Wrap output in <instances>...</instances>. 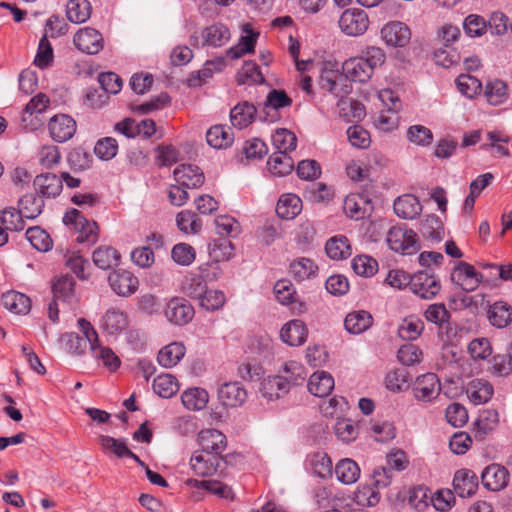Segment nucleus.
<instances>
[{
	"label": "nucleus",
	"mask_w": 512,
	"mask_h": 512,
	"mask_svg": "<svg viewBox=\"0 0 512 512\" xmlns=\"http://www.w3.org/2000/svg\"><path fill=\"white\" fill-rule=\"evenodd\" d=\"M278 376L282 378V380H285L286 386H288V389L290 390L292 386H297L304 382L306 373L304 367L300 363L290 361L284 365L282 374Z\"/></svg>",
	"instance_id": "nucleus-43"
},
{
	"label": "nucleus",
	"mask_w": 512,
	"mask_h": 512,
	"mask_svg": "<svg viewBox=\"0 0 512 512\" xmlns=\"http://www.w3.org/2000/svg\"><path fill=\"white\" fill-rule=\"evenodd\" d=\"M120 253L111 246H101L92 255L94 264L103 270L111 269L120 262Z\"/></svg>",
	"instance_id": "nucleus-33"
},
{
	"label": "nucleus",
	"mask_w": 512,
	"mask_h": 512,
	"mask_svg": "<svg viewBox=\"0 0 512 512\" xmlns=\"http://www.w3.org/2000/svg\"><path fill=\"white\" fill-rule=\"evenodd\" d=\"M171 256L177 264L188 266L195 260L196 252L191 245L179 243L172 248Z\"/></svg>",
	"instance_id": "nucleus-61"
},
{
	"label": "nucleus",
	"mask_w": 512,
	"mask_h": 512,
	"mask_svg": "<svg viewBox=\"0 0 512 512\" xmlns=\"http://www.w3.org/2000/svg\"><path fill=\"white\" fill-rule=\"evenodd\" d=\"M73 42L78 50L87 54H97L103 49L102 35L90 27L80 29L74 35Z\"/></svg>",
	"instance_id": "nucleus-14"
},
{
	"label": "nucleus",
	"mask_w": 512,
	"mask_h": 512,
	"mask_svg": "<svg viewBox=\"0 0 512 512\" xmlns=\"http://www.w3.org/2000/svg\"><path fill=\"white\" fill-rule=\"evenodd\" d=\"M66 15L72 23H84L90 18L91 5L87 0H70L66 6Z\"/></svg>",
	"instance_id": "nucleus-42"
},
{
	"label": "nucleus",
	"mask_w": 512,
	"mask_h": 512,
	"mask_svg": "<svg viewBox=\"0 0 512 512\" xmlns=\"http://www.w3.org/2000/svg\"><path fill=\"white\" fill-rule=\"evenodd\" d=\"M424 324L417 318H406L398 328V334L403 340H416L422 333Z\"/></svg>",
	"instance_id": "nucleus-53"
},
{
	"label": "nucleus",
	"mask_w": 512,
	"mask_h": 512,
	"mask_svg": "<svg viewBox=\"0 0 512 512\" xmlns=\"http://www.w3.org/2000/svg\"><path fill=\"white\" fill-rule=\"evenodd\" d=\"M25 235L30 244L38 251L46 252L52 247L50 236L38 226L28 228Z\"/></svg>",
	"instance_id": "nucleus-49"
},
{
	"label": "nucleus",
	"mask_w": 512,
	"mask_h": 512,
	"mask_svg": "<svg viewBox=\"0 0 512 512\" xmlns=\"http://www.w3.org/2000/svg\"><path fill=\"white\" fill-rule=\"evenodd\" d=\"M352 268L356 274L370 277L377 272L378 263L369 256L359 255L352 260Z\"/></svg>",
	"instance_id": "nucleus-58"
},
{
	"label": "nucleus",
	"mask_w": 512,
	"mask_h": 512,
	"mask_svg": "<svg viewBox=\"0 0 512 512\" xmlns=\"http://www.w3.org/2000/svg\"><path fill=\"white\" fill-rule=\"evenodd\" d=\"M45 206L44 199L37 193H28L22 196L18 201V210L26 219H35L43 211Z\"/></svg>",
	"instance_id": "nucleus-27"
},
{
	"label": "nucleus",
	"mask_w": 512,
	"mask_h": 512,
	"mask_svg": "<svg viewBox=\"0 0 512 512\" xmlns=\"http://www.w3.org/2000/svg\"><path fill=\"white\" fill-rule=\"evenodd\" d=\"M420 232L427 239L440 241L443 234L440 219L436 215H426L421 222Z\"/></svg>",
	"instance_id": "nucleus-50"
},
{
	"label": "nucleus",
	"mask_w": 512,
	"mask_h": 512,
	"mask_svg": "<svg viewBox=\"0 0 512 512\" xmlns=\"http://www.w3.org/2000/svg\"><path fill=\"white\" fill-rule=\"evenodd\" d=\"M23 218L20 211L13 207L6 208L0 213V222L5 226L6 230L10 231L23 230L25 227Z\"/></svg>",
	"instance_id": "nucleus-55"
},
{
	"label": "nucleus",
	"mask_w": 512,
	"mask_h": 512,
	"mask_svg": "<svg viewBox=\"0 0 512 512\" xmlns=\"http://www.w3.org/2000/svg\"><path fill=\"white\" fill-rule=\"evenodd\" d=\"M185 485L190 488L204 489L226 500H234L235 495L232 489L228 485L216 480H197L190 478L185 481Z\"/></svg>",
	"instance_id": "nucleus-23"
},
{
	"label": "nucleus",
	"mask_w": 512,
	"mask_h": 512,
	"mask_svg": "<svg viewBox=\"0 0 512 512\" xmlns=\"http://www.w3.org/2000/svg\"><path fill=\"white\" fill-rule=\"evenodd\" d=\"M78 325L83 337L76 333H66L62 336L66 349L69 353L82 356L85 354L87 346L91 348L98 343V333L93 326L84 318L78 319Z\"/></svg>",
	"instance_id": "nucleus-4"
},
{
	"label": "nucleus",
	"mask_w": 512,
	"mask_h": 512,
	"mask_svg": "<svg viewBox=\"0 0 512 512\" xmlns=\"http://www.w3.org/2000/svg\"><path fill=\"white\" fill-rule=\"evenodd\" d=\"M2 301L8 310L16 314H26L31 308L30 298L16 291H9L3 294Z\"/></svg>",
	"instance_id": "nucleus-40"
},
{
	"label": "nucleus",
	"mask_w": 512,
	"mask_h": 512,
	"mask_svg": "<svg viewBox=\"0 0 512 512\" xmlns=\"http://www.w3.org/2000/svg\"><path fill=\"white\" fill-rule=\"evenodd\" d=\"M165 316L175 325H185L194 317V309L184 298H172L166 306Z\"/></svg>",
	"instance_id": "nucleus-12"
},
{
	"label": "nucleus",
	"mask_w": 512,
	"mask_h": 512,
	"mask_svg": "<svg viewBox=\"0 0 512 512\" xmlns=\"http://www.w3.org/2000/svg\"><path fill=\"white\" fill-rule=\"evenodd\" d=\"M234 254V246L228 239H220L209 245V255L215 262L229 260Z\"/></svg>",
	"instance_id": "nucleus-51"
},
{
	"label": "nucleus",
	"mask_w": 512,
	"mask_h": 512,
	"mask_svg": "<svg viewBox=\"0 0 512 512\" xmlns=\"http://www.w3.org/2000/svg\"><path fill=\"white\" fill-rule=\"evenodd\" d=\"M270 172L275 176H285L293 170L294 161L286 153H273L268 162Z\"/></svg>",
	"instance_id": "nucleus-44"
},
{
	"label": "nucleus",
	"mask_w": 512,
	"mask_h": 512,
	"mask_svg": "<svg viewBox=\"0 0 512 512\" xmlns=\"http://www.w3.org/2000/svg\"><path fill=\"white\" fill-rule=\"evenodd\" d=\"M38 162L47 169L53 168L60 162L61 156L57 146L44 145L38 151Z\"/></svg>",
	"instance_id": "nucleus-62"
},
{
	"label": "nucleus",
	"mask_w": 512,
	"mask_h": 512,
	"mask_svg": "<svg viewBox=\"0 0 512 512\" xmlns=\"http://www.w3.org/2000/svg\"><path fill=\"white\" fill-rule=\"evenodd\" d=\"M410 289L419 297L431 300L439 293L441 285L436 276L420 271L412 275Z\"/></svg>",
	"instance_id": "nucleus-9"
},
{
	"label": "nucleus",
	"mask_w": 512,
	"mask_h": 512,
	"mask_svg": "<svg viewBox=\"0 0 512 512\" xmlns=\"http://www.w3.org/2000/svg\"><path fill=\"white\" fill-rule=\"evenodd\" d=\"M176 224L180 231L186 234H196L201 230L202 222L190 210H183L176 216Z\"/></svg>",
	"instance_id": "nucleus-48"
},
{
	"label": "nucleus",
	"mask_w": 512,
	"mask_h": 512,
	"mask_svg": "<svg viewBox=\"0 0 512 512\" xmlns=\"http://www.w3.org/2000/svg\"><path fill=\"white\" fill-rule=\"evenodd\" d=\"M482 274L477 272L475 267L467 262H459L451 274V279L460 285L463 291L470 292L477 289L482 281Z\"/></svg>",
	"instance_id": "nucleus-10"
},
{
	"label": "nucleus",
	"mask_w": 512,
	"mask_h": 512,
	"mask_svg": "<svg viewBox=\"0 0 512 512\" xmlns=\"http://www.w3.org/2000/svg\"><path fill=\"white\" fill-rule=\"evenodd\" d=\"M226 302L224 293L220 290H205L199 299L200 305L206 310H218Z\"/></svg>",
	"instance_id": "nucleus-64"
},
{
	"label": "nucleus",
	"mask_w": 512,
	"mask_h": 512,
	"mask_svg": "<svg viewBox=\"0 0 512 512\" xmlns=\"http://www.w3.org/2000/svg\"><path fill=\"white\" fill-rule=\"evenodd\" d=\"M385 60L383 49L370 46L361 56L347 59L342 65V70L351 81L365 83L372 77L375 68L384 64Z\"/></svg>",
	"instance_id": "nucleus-1"
},
{
	"label": "nucleus",
	"mask_w": 512,
	"mask_h": 512,
	"mask_svg": "<svg viewBox=\"0 0 512 512\" xmlns=\"http://www.w3.org/2000/svg\"><path fill=\"white\" fill-rule=\"evenodd\" d=\"M308 336V329L303 321L293 319L283 325L280 330V338L290 346L304 344Z\"/></svg>",
	"instance_id": "nucleus-21"
},
{
	"label": "nucleus",
	"mask_w": 512,
	"mask_h": 512,
	"mask_svg": "<svg viewBox=\"0 0 512 512\" xmlns=\"http://www.w3.org/2000/svg\"><path fill=\"white\" fill-rule=\"evenodd\" d=\"M325 251L327 256L333 260H343L351 255L348 239L342 235L330 238L325 245Z\"/></svg>",
	"instance_id": "nucleus-39"
},
{
	"label": "nucleus",
	"mask_w": 512,
	"mask_h": 512,
	"mask_svg": "<svg viewBox=\"0 0 512 512\" xmlns=\"http://www.w3.org/2000/svg\"><path fill=\"white\" fill-rule=\"evenodd\" d=\"M231 39L230 29L221 22H215L195 32L190 37V44L196 48H221Z\"/></svg>",
	"instance_id": "nucleus-2"
},
{
	"label": "nucleus",
	"mask_w": 512,
	"mask_h": 512,
	"mask_svg": "<svg viewBox=\"0 0 512 512\" xmlns=\"http://www.w3.org/2000/svg\"><path fill=\"white\" fill-rule=\"evenodd\" d=\"M206 140L211 147L226 148L233 142V133L229 127L215 125L207 131Z\"/></svg>",
	"instance_id": "nucleus-36"
},
{
	"label": "nucleus",
	"mask_w": 512,
	"mask_h": 512,
	"mask_svg": "<svg viewBox=\"0 0 512 512\" xmlns=\"http://www.w3.org/2000/svg\"><path fill=\"white\" fill-rule=\"evenodd\" d=\"M108 281L112 290L121 297L134 294L139 286V281L130 271L116 270L109 274Z\"/></svg>",
	"instance_id": "nucleus-11"
},
{
	"label": "nucleus",
	"mask_w": 512,
	"mask_h": 512,
	"mask_svg": "<svg viewBox=\"0 0 512 512\" xmlns=\"http://www.w3.org/2000/svg\"><path fill=\"white\" fill-rule=\"evenodd\" d=\"M264 77L260 72L259 66L253 61L244 62L241 71L237 75V82L244 85L248 82L262 83Z\"/></svg>",
	"instance_id": "nucleus-56"
},
{
	"label": "nucleus",
	"mask_w": 512,
	"mask_h": 512,
	"mask_svg": "<svg viewBox=\"0 0 512 512\" xmlns=\"http://www.w3.org/2000/svg\"><path fill=\"white\" fill-rule=\"evenodd\" d=\"M181 401L188 410L199 411L206 407L209 401V395L205 389L190 388L182 393Z\"/></svg>",
	"instance_id": "nucleus-34"
},
{
	"label": "nucleus",
	"mask_w": 512,
	"mask_h": 512,
	"mask_svg": "<svg viewBox=\"0 0 512 512\" xmlns=\"http://www.w3.org/2000/svg\"><path fill=\"white\" fill-rule=\"evenodd\" d=\"M272 142L277 150V153L292 152L296 149L297 137L296 135L287 129H277L272 136Z\"/></svg>",
	"instance_id": "nucleus-46"
},
{
	"label": "nucleus",
	"mask_w": 512,
	"mask_h": 512,
	"mask_svg": "<svg viewBox=\"0 0 512 512\" xmlns=\"http://www.w3.org/2000/svg\"><path fill=\"white\" fill-rule=\"evenodd\" d=\"M482 484L490 491H501L509 482V471L500 464L487 466L481 474Z\"/></svg>",
	"instance_id": "nucleus-16"
},
{
	"label": "nucleus",
	"mask_w": 512,
	"mask_h": 512,
	"mask_svg": "<svg viewBox=\"0 0 512 512\" xmlns=\"http://www.w3.org/2000/svg\"><path fill=\"white\" fill-rule=\"evenodd\" d=\"M98 440L104 450L112 452L117 457H125L126 454H131V450L122 439H116L108 435H100Z\"/></svg>",
	"instance_id": "nucleus-60"
},
{
	"label": "nucleus",
	"mask_w": 512,
	"mask_h": 512,
	"mask_svg": "<svg viewBox=\"0 0 512 512\" xmlns=\"http://www.w3.org/2000/svg\"><path fill=\"white\" fill-rule=\"evenodd\" d=\"M225 462L223 457L209 454L203 451H195L190 459V466L193 472L201 477L212 476L219 471L224 474L221 463Z\"/></svg>",
	"instance_id": "nucleus-6"
},
{
	"label": "nucleus",
	"mask_w": 512,
	"mask_h": 512,
	"mask_svg": "<svg viewBox=\"0 0 512 512\" xmlns=\"http://www.w3.org/2000/svg\"><path fill=\"white\" fill-rule=\"evenodd\" d=\"M218 398L226 407H238L246 401L247 391L239 382H228L219 388Z\"/></svg>",
	"instance_id": "nucleus-20"
},
{
	"label": "nucleus",
	"mask_w": 512,
	"mask_h": 512,
	"mask_svg": "<svg viewBox=\"0 0 512 512\" xmlns=\"http://www.w3.org/2000/svg\"><path fill=\"white\" fill-rule=\"evenodd\" d=\"M424 316L428 322L442 327L449 322L451 314L443 303H434L427 307Z\"/></svg>",
	"instance_id": "nucleus-54"
},
{
	"label": "nucleus",
	"mask_w": 512,
	"mask_h": 512,
	"mask_svg": "<svg viewBox=\"0 0 512 512\" xmlns=\"http://www.w3.org/2000/svg\"><path fill=\"white\" fill-rule=\"evenodd\" d=\"M440 392V380L435 373H426L417 377L413 394L418 401L431 402L439 396Z\"/></svg>",
	"instance_id": "nucleus-8"
},
{
	"label": "nucleus",
	"mask_w": 512,
	"mask_h": 512,
	"mask_svg": "<svg viewBox=\"0 0 512 512\" xmlns=\"http://www.w3.org/2000/svg\"><path fill=\"white\" fill-rule=\"evenodd\" d=\"M395 214L406 220L415 219L422 211V205L418 198L412 194H404L394 201Z\"/></svg>",
	"instance_id": "nucleus-22"
},
{
	"label": "nucleus",
	"mask_w": 512,
	"mask_h": 512,
	"mask_svg": "<svg viewBox=\"0 0 512 512\" xmlns=\"http://www.w3.org/2000/svg\"><path fill=\"white\" fill-rule=\"evenodd\" d=\"M186 348L181 342H172L164 346L158 353V363L165 368L176 366L184 357Z\"/></svg>",
	"instance_id": "nucleus-30"
},
{
	"label": "nucleus",
	"mask_w": 512,
	"mask_h": 512,
	"mask_svg": "<svg viewBox=\"0 0 512 512\" xmlns=\"http://www.w3.org/2000/svg\"><path fill=\"white\" fill-rule=\"evenodd\" d=\"M337 479L343 484H353L360 477V468L358 464L349 458L340 460L335 467Z\"/></svg>",
	"instance_id": "nucleus-37"
},
{
	"label": "nucleus",
	"mask_w": 512,
	"mask_h": 512,
	"mask_svg": "<svg viewBox=\"0 0 512 512\" xmlns=\"http://www.w3.org/2000/svg\"><path fill=\"white\" fill-rule=\"evenodd\" d=\"M494 389L491 383L484 379H473L467 386V394L472 403L475 405L488 402Z\"/></svg>",
	"instance_id": "nucleus-28"
},
{
	"label": "nucleus",
	"mask_w": 512,
	"mask_h": 512,
	"mask_svg": "<svg viewBox=\"0 0 512 512\" xmlns=\"http://www.w3.org/2000/svg\"><path fill=\"white\" fill-rule=\"evenodd\" d=\"M177 183L186 188H198L205 181L204 173L193 164H182L174 170Z\"/></svg>",
	"instance_id": "nucleus-18"
},
{
	"label": "nucleus",
	"mask_w": 512,
	"mask_h": 512,
	"mask_svg": "<svg viewBox=\"0 0 512 512\" xmlns=\"http://www.w3.org/2000/svg\"><path fill=\"white\" fill-rule=\"evenodd\" d=\"M53 58V48L47 38V33H45L39 41L34 64L41 69L47 68L52 64Z\"/></svg>",
	"instance_id": "nucleus-57"
},
{
	"label": "nucleus",
	"mask_w": 512,
	"mask_h": 512,
	"mask_svg": "<svg viewBox=\"0 0 512 512\" xmlns=\"http://www.w3.org/2000/svg\"><path fill=\"white\" fill-rule=\"evenodd\" d=\"M388 247L402 255H412L420 250L417 234L405 225L392 226L386 235Z\"/></svg>",
	"instance_id": "nucleus-3"
},
{
	"label": "nucleus",
	"mask_w": 512,
	"mask_h": 512,
	"mask_svg": "<svg viewBox=\"0 0 512 512\" xmlns=\"http://www.w3.org/2000/svg\"><path fill=\"white\" fill-rule=\"evenodd\" d=\"M340 30L347 36L357 37L363 35L369 27L367 13L359 8L346 9L340 16Z\"/></svg>",
	"instance_id": "nucleus-5"
},
{
	"label": "nucleus",
	"mask_w": 512,
	"mask_h": 512,
	"mask_svg": "<svg viewBox=\"0 0 512 512\" xmlns=\"http://www.w3.org/2000/svg\"><path fill=\"white\" fill-rule=\"evenodd\" d=\"M216 231L220 236H236L240 233V224L228 215L215 218Z\"/></svg>",
	"instance_id": "nucleus-63"
},
{
	"label": "nucleus",
	"mask_w": 512,
	"mask_h": 512,
	"mask_svg": "<svg viewBox=\"0 0 512 512\" xmlns=\"http://www.w3.org/2000/svg\"><path fill=\"white\" fill-rule=\"evenodd\" d=\"M456 85L459 92L468 98L474 97L482 90L480 80L469 74L459 75L456 79Z\"/></svg>",
	"instance_id": "nucleus-52"
},
{
	"label": "nucleus",
	"mask_w": 512,
	"mask_h": 512,
	"mask_svg": "<svg viewBox=\"0 0 512 512\" xmlns=\"http://www.w3.org/2000/svg\"><path fill=\"white\" fill-rule=\"evenodd\" d=\"M453 488L460 497H471L478 489V477L472 470H457L453 478Z\"/></svg>",
	"instance_id": "nucleus-19"
},
{
	"label": "nucleus",
	"mask_w": 512,
	"mask_h": 512,
	"mask_svg": "<svg viewBox=\"0 0 512 512\" xmlns=\"http://www.w3.org/2000/svg\"><path fill=\"white\" fill-rule=\"evenodd\" d=\"M91 352L94 358L101 361L111 372L116 371L121 364L119 357L113 350L109 347L101 346L99 342L91 347Z\"/></svg>",
	"instance_id": "nucleus-47"
},
{
	"label": "nucleus",
	"mask_w": 512,
	"mask_h": 512,
	"mask_svg": "<svg viewBox=\"0 0 512 512\" xmlns=\"http://www.w3.org/2000/svg\"><path fill=\"white\" fill-rule=\"evenodd\" d=\"M153 390L162 398H171L178 392L179 384L175 376L163 373L154 379Z\"/></svg>",
	"instance_id": "nucleus-41"
},
{
	"label": "nucleus",
	"mask_w": 512,
	"mask_h": 512,
	"mask_svg": "<svg viewBox=\"0 0 512 512\" xmlns=\"http://www.w3.org/2000/svg\"><path fill=\"white\" fill-rule=\"evenodd\" d=\"M53 297L56 300L68 304H74L76 300L75 296V280L70 275H64L59 277L52 286Z\"/></svg>",
	"instance_id": "nucleus-31"
},
{
	"label": "nucleus",
	"mask_w": 512,
	"mask_h": 512,
	"mask_svg": "<svg viewBox=\"0 0 512 512\" xmlns=\"http://www.w3.org/2000/svg\"><path fill=\"white\" fill-rule=\"evenodd\" d=\"M381 39L394 48L405 47L411 40L410 28L401 21H390L380 31Z\"/></svg>",
	"instance_id": "nucleus-7"
},
{
	"label": "nucleus",
	"mask_w": 512,
	"mask_h": 512,
	"mask_svg": "<svg viewBox=\"0 0 512 512\" xmlns=\"http://www.w3.org/2000/svg\"><path fill=\"white\" fill-rule=\"evenodd\" d=\"M256 111V107L248 102L237 104L230 112L232 125L240 129L247 127L252 122Z\"/></svg>",
	"instance_id": "nucleus-38"
},
{
	"label": "nucleus",
	"mask_w": 512,
	"mask_h": 512,
	"mask_svg": "<svg viewBox=\"0 0 512 512\" xmlns=\"http://www.w3.org/2000/svg\"><path fill=\"white\" fill-rule=\"evenodd\" d=\"M334 388V378L325 371L314 372L308 382V390L317 397L328 396Z\"/></svg>",
	"instance_id": "nucleus-25"
},
{
	"label": "nucleus",
	"mask_w": 512,
	"mask_h": 512,
	"mask_svg": "<svg viewBox=\"0 0 512 512\" xmlns=\"http://www.w3.org/2000/svg\"><path fill=\"white\" fill-rule=\"evenodd\" d=\"M199 444L203 452L220 455L226 448V437L225 435L216 429H206L199 433L198 436Z\"/></svg>",
	"instance_id": "nucleus-17"
},
{
	"label": "nucleus",
	"mask_w": 512,
	"mask_h": 512,
	"mask_svg": "<svg viewBox=\"0 0 512 512\" xmlns=\"http://www.w3.org/2000/svg\"><path fill=\"white\" fill-rule=\"evenodd\" d=\"M318 267L309 258H299L290 264V274L297 281H303L315 275Z\"/></svg>",
	"instance_id": "nucleus-45"
},
{
	"label": "nucleus",
	"mask_w": 512,
	"mask_h": 512,
	"mask_svg": "<svg viewBox=\"0 0 512 512\" xmlns=\"http://www.w3.org/2000/svg\"><path fill=\"white\" fill-rule=\"evenodd\" d=\"M373 324L372 315L365 310H358L349 313L345 320V329L351 334H361Z\"/></svg>",
	"instance_id": "nucleus-29"
},
{
	"label": "nucleus",
	"mask_w": 512,
	"mask_h": 512,
	"mask_svg": "<svg viewBox=\"0 0 512 512\" xmlns=\"http://www.w3.org/2000/svg\"><path fill=\"white\" fill-rule=\"evenodd\" d=\"M68 162L74 170L82 171L88 169L91 166L93 162V156L84 148L78 147L69 153Z\"/></svg>",
	"instance_id": "nucleus-59"
},
{
	"label": "nucleus",
	"mask_w": 512,
	"mask_h": 512,
	"mask_svg": "<svg viewBox=\"0 0 512 512\" xmlns=\"http://www.w3.org/2000/svg\"><path fill=\"white\" fill-rule=\"evenodd\" d=\"M260 392L267 400H275L289 392L285 380L278 375L264 379L260 386Z\"/></svg>",
	"instance_id": "nucleus-35"
},
{
	"label": "nucleus",
	"mask_w": 512,
	"mask_h": 512,
	"mask_svg": "<svg viewBox=\"0 0 512 512\" xmlns=\"http://www.w3.org/2000/svg\"><path fill=\"white\" fill-rule=\"evenodd\" d=\"M489 323L497 328H506L512 322V306L505 301H496L487 310Z\"/></svg>",
	"instance_id": "nucleus-24"
},
{
	"label": "nucleus",
	"mask_w": 512,
	"mask_h": 512,
	"mask_svg": "<svg viewBox=\"0 0 512 512\" xmlns=\"http://www.w3.org/2000/svg\"><path fill=\"white\" fill-rule=\"evenodd\" d=\"M48 128L52 139L62 143L74 136L76 132V122L69 115L58 114L50 119Z\"/></svg>",
	"instance_id": "nucleus-13"
},
{
	"label": "nucleus",
	"mask_w": 512,
	"mask_h": 512,
	"mask_svg": "<svg viewBox=\"0 0 512 512\" xmlns=\"http://www.w3.org/2000/svg\"><path fill=\"white\" fill-rule=\"evenodd\" d=\"M128 324L127 314L116 308L108 309L102 319V327L110 335L122 332Z\"/></svg>",
	"instance_id": "nucleus-26"
},
{
	"label": "nucleus",
	"mask_w": 512,
	"mask_h": 512,
	"mask_svg": "<svg viewBox=\"0 0 512 512\" xmlns=\"http://www.w3.org/2000/svg\"><path fill=\"white\" fill-rule=\"evenodd\" d=\"M33 187L41 198H55L63 189L62 179L54 173H41L34 178Z\"/></svg>",
	"instance_id": "nucleus-15"
},
{
	"label": "nucleus",
	"mask_w": 512,
	"mask_h": 512,
	"mask_svg": "<svg viewBox=\"0 0 512 512\" xmlns=\"http://www.w3.org/2000/svg\"><path fill=\"white\" fill-rule=\"evenodd\" d=\"M302 209L301 199L292 193L284 194L278 200L276 206L277 215L286 220L295 218Z\"/></svg>",
	"instance_id": "nucleus-32"
}]
</instances>
